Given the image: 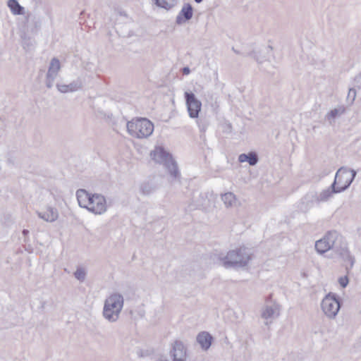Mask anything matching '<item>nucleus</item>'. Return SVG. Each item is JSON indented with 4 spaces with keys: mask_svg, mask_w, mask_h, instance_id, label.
I'll list each match as a JSON object with an SVG mask.
<instances>
[{
    "mask_svg": "<svg viewBox=\"0 0 361 361\" xmlns=\"http://www.w3.org/2000/svg\"><path fill=\"white\" fill-rule=\"evenodd\" d=\"M250 250L245 247H240L229 250L226 255L219 256L221 264L226 269H237L246 267L251 259Z\"/></svg>",
    "mask_w": 361,
    "mask_h": 361,
    "instance_id": "nucleus-1",
    "label": "nucleus"
},
{
    "mask_svg": "<svg viewBox=\"0 0 361 361\" xmlns=\"http://www.w3.org/2000/svg\"><path fill=\"white\" fill-rule=\"evenodd\" d=\"M150 157L156 163L162 164L167 169L172 180H180V173L178 170L177 162L173 158L172 154L166 151L162 146H156L151 151Z\"/></svg>",
    "mask_w": 361,
    "mask_h": 361,
    "instance_id": "nucleus-2",
    "label": "nucleus"
},
{
    "mask_svg": "<svg viewBox=\"0 0 361 361\" xmlns=\"http://www.w3.org/2000/svg\"><path fill=\"white\" fill-rule=\"evenodd\" d=\"M128 132L137 138H146L151 135L154 130L153 123L146 118H136L126 121Z\"/></svg>",
    "mask_w": 361,
    "mask_h": 361,
    "instance_id": "nucleus-3",
    "label": "nucleus"
},
{
    "mask_svg": "<svg viewBox=\"0 0 361 361\" xmlns=\"http://www.w3.org/2000/svg\"><path fill=\"white\" fill-rule=\"evenodd\" d=\"M123 297L120 293H114L108 297L104 305L103 315L111 322L118 320L123 307Z\"/></svg>",
    "mask_w": 361,
    "mask_h": 361,
    "instance_id": "nucleus-4",
    "label": "nucleus"
},
{
    "mask_svg": "<svg viewBox=\"0 0 361 361\" xmlns=\"http://www.w3.org/2000/svg\"><path fill=\"white\" fill-rule=\"evenodd\" d=\"M356 174L355 170L342 166L337 171L332 185H334L340 192H343L350 187Z\"/></svg>",
    "mask_w": 361,
    "mask_h": 361,
    "instance_id": "nucleus-5",
    "label": "nucleus"
},
{
    "mask_svg": "<svg viewBox=\"0 0 361 361\" xmlns=\"http://www.w3.org/2000/svg\"><path fill=\"white\" fill-rule=\"evenodd\" d=\"M341 240V236L337 231H329L322 239L316 241L315 250L319 254H324L331 249L334 250Z\"/></svg>",
    "mask_w": 361,
    "mask_h": 361,
    "instance_id": "nucleus-6",
    "label": "nucleus"
},
{
    "mask_svg": "<svg viewBox=\"0 0 361 361\" xmlns=\"http://www.w3.org/2000/svg\"><path fill=\"white\" fill-rule=\"evenodd\" d=\"M321 307L327 317L334 319L341 308L337 295L332 293L327 294L322 301Z\"/></svg>",
    "mask_w": 361,
    "mask_h": 361,
    "instance_id": "nucleus-7",
    "label": "nucleus"
},
{
    "mask_svg": "<svg viewBox=\"0 0 361 361\" xmlns=\"http://www.w3.org/2000/svg\"><path fill=\"white\" fill-rule=\"evenodd\" d=\"M107 209L106 200L104 196L101 194H92L90 199L87 210L95 214H102Z\"/></svg>",
    "mask_w": 361,
    "mask_h": 361,
    "instance_id": "nucleus-8",
    "label": "nucleus"
},
{
    "mask_svg": "<svg viewBox=\"0 0 361 361\" xmlns=\"http://www.w3.org/2000/svg\"><path fill=\"white\" fill-rule=\"evenodd\" d=\"M334 251L344 262H349L350 265L345 266L347 274H348L350 269H352L354 265L355 258L350 255V252L345 245H341L338 243L334 249Z\"/></svg>",
    "mask_w": 361,
    "mask_h": 361,
    "instance_id": "nucleus-9",
    "label": "nucleus"
},
{
    "mask_svg": "<svg viewBox=\"0 0 361 361\" xmlns=\"http://www.w3.org/2000/svg\"><path fill=\"white\" fill-rule=\"evenodd\" d=\"M279 305L276 302L271 305H266L262 310L261 317L266 320L265 324L268 325L271 320L279 315Z\"/></svg>",
    "mask_w": 361,
    "mask_h": 361,
    "instance_id": "nucleus-10",
    "label": "nucleus"
},
{
    "mask_svg": "<svg viewBox=\"0 0 361 361\" xmlns=\"http://www.w3.org/2000/svg\"><path fill=\"white\" fill-rule=\"evenodd\" d=\"M170 355L173 361H185L186 348L182 341L177 340L173 343Z\"/></svg>",
    "mask_w": 361,
    "mask_h": 361,
    "instance_id": "nucleus-11",
    "label": "nucleus"
},
{
    "mask_svg": "<svg viewBox=\"0 0 361 361\" xmlns=\"http://www.w3.org/2000/svg\"><path fill=\"white\" fill-rule=\"evenodd\" d=\"M185 99L188 113H200L202 103L192 92H185Z\"/></svg>",
    "mask_w": 361,
    "mask_h": 361,
    "instance_id": "nucleus-12",
    "label": "nucleus"
},
{
    "mask_svg": "<svg viewBox=\"0 0 361 361\" xmlns=\"http://www.w3.org/2000/svg\"><path fill=\"white\" fill-rule=\"evenodd\" d=\"M193 16V8L189 3L184 4L176 18V23L178 25L189 21Z\"/></svg>",
    "mask_w": 361,
    "mask_h": 361,
    "instance_id": "nucleus-13",
    "label": "nucleus"
},
{
    "mask_svg": "<svg viewBox=\"0 0 361 361\" xmlns=\"http://www.w3.org/2000/svg\"><path fill=\"white\" fill-rule=\"evenodd\" d=\"M36 213L39 218L49 223L54 222L59 218L58 210L51 206H47L45 211H37Z\"/></svg>",
    "mask_w": 361,
    "mask_h": 361,
    "instance_id": "nucleus-14",
    "label": "nucleus"
},
{
    "mask_svg": "<svg viewBox=\"0 0 361 361\" xmlns=\"http://www.w3.org/2000/svg\"><path fill=\"white\" fill-rule=\"evenodd\" d=\"M314 202H318L317 194L314 192H308L301 199L298 207L300 211L306 212Z\"/></svg>",
    "mask_w": 361,
    "mask_h": 361,
    "instance_id": "nucleus-15",
    "label": "nucleus"
},
{
    "mask_svg": "<svg viewBox=\"0 0 361 361\" xmlns=\"http://www.w3.org/2000/svg\"><path fill=\"white\" fill-rule=\"evenodd\" d=\"M212 341L213 337L206 331L200 332L197 336V343L204 350H207L210 348Z\"/></svg>",
    "mask_w": 361,
    "mask_h": 361,
    "instance_id": "nucleus-16",
    "label": "nucleus"
},
{
    "mask_svg": "<svg viewBox=\"0 0 361 361\" xmlns=\"http://www.w3.org/2000/svg\"><path fill=\"white\" fill-rule=\"evenodd\" d=\"M92 194L87 192L85 189H79L76 192V197L79 206L87 209L90 199Z\"/></svg>",
    "mask_w": 361,
    "mask_h": 361,
    "instance_id": "nucleus-17",
    "label": "nucleus"
},
{
    "mask_svg": "<svg viewBox=\"0 0 361 361\" xmlns=\"http://www.w3.org/2000/svg\"><path fill=\"white\" fill-rule=\"evenodd\" d=\"M238 161L240 163L247 162L250 166H255L259 161V157L256 152H250L247 154L243 153L238 157Z\"/></svg>",
    "mask_w": 361,
    "mask_h": 361,
    "instance_id": "nucleus-18",
    "label": "nucleus"
},
{
    "mask_svg": "<svg viewBox=\"0 0 361 361\" xmlns=\"http://www.w3.org/2000/svg\"><path fill=\"white\" fill-rule=\"evenodd\" d=\"M336 193H340V192L338 191V189L334 185L331 184L328 189L322 191L319 195H317L318 202H326L329 200L334 194Z\"/></svg>",
    "mask_w": 361,
    "mask_h": 361,
    "instance_id": "nucleus-19",
    "label": "nucleus"
},
{
    "mask_svg": "<svg viewBox=\"0 0 361 361\" xmlns=\"http://www.w3.org/2000/svg\"><path fill=\"white\" fill-rule=\"evenodd\" d=\"M208 200L206 194L200 193L198 197H192V205L195 209H205L208 206Z\"/></svg>",
    "mask_w": 361,
    "mask_h": 361,
    "instance_id": "nucleus-20",
    "label": "nucleus"
},
{
    "mask_svg": "<svg viewBox=\"0 0 361 361\" xmlns=\"http://www.w3.org/2000/svg\"><path fill=\"white\" fill-rule=\"evenodd\" d=\"M221 200L224 202L226 207H233L236 205L237 199L235 195L231 192H226L221 195Z\"/></svg>",
    "mask_w": 361,
    "mask_h": 361,
    "instance_id": "nucleus-21",
    "label": "nucleus"
},
{
    "mask_svg": "<svg viewBox=\"0 0 361 361\" xmlns=\"http://www.w3.org/2000/svg\"><path fill=\"white\" fill-rule=\"evenodd\" d=\"M157 189L156 185L151 181H144L140 185V190L144 195H149Z\"/></svg>",
    "mask_w": 361,
    "mask_h": 361,
    "instance_id": "nucleus-22",
    "label": "nucleus"
},
{
    "mask_svg": "<svg viewBox=\"0 0 361 361\" xmlns=\"http://www.w3.org/2000/svg\"><path fill=\"white\" fill-rule=\"evenodd\" d=\"M80 87V85L78 82H73L68 85H59L57 84V88L59 91L63 93L69 92H74L78 90Z\"/></svg>",
    "mask_w": 361,
    "mask_h": 361,
    "instance_id": "nucleus-23",
    "label": "nucleus"
},
{
    "mask_svg": "<svg viewBox=\"0 0 361 361\" xmlns=\"http://www.w3.org/2000/svg\"><path fill=\"white\" fill-rule=\"evenodd\" d=\"M206 106H209L212 111H217L219 107L217 97L214 94H209L206 97Z\"/></svg>",
    "mask_w": 361,
    "mask_h": 361,
    "instance_id": "nucleus-24",
    "label": "nucleus"
},
{
    "mask_svg": "<svg viewBox=\"0 0 361 361\" xmlns=\"http://www.w3.org/2000/svg\"><path fill=\"white\" fill-rule=\"evenodd\" d=\"M59 69H60L59 60L57 59L56 58H54L51 59V61L50 62V65H49L48 72L47 74H49V75H51L56 77Z\"/></svg>",
    "mask_w": 361,
    "mask_h": 361,
    "instance_id": "nucleus-25",
    "label": "nucleus"
},
{
    "mask_svg": "<svg viewBox=\"0 0 361 361\" xmlns=\"http://www.w3.org/2000/svg\"><path fill=\"white\" fill-rule=\"evenodd\" d=\"M8 6L11 11L16 15L21 14L23 10V7H22L16 0H8Z\"/></svg>",
    "mask_w": 361,
    "mask_h": 361,
    "instance_id": "nucleus-26",
    "label": "nucleus"
},
{
    "mask_svg": "<svg viewBox=\"0 0 361 361\" xmlns=\"http://www.w3.org/2000/svg\"><path fill=\"white\" fill-rule=\"evenodd\" d=\"M171 1V3H169L166 0H154V3L158 7L169 10L175 6L176 1V0Z\"/></svg>",
    "mask_w": 361,
    "mask_h": 361,
    "instance_id": "nucleus-27",
    "label": "nucleus"
},
{
    "mask_svg": "<svg viewBox=\"0 0 361 361\" xmlns=\"http://www.w3.org/2000/svg\"><path fill=\"white\" fill-rule=\"evenodd\" d=\"M74 276L75 279H77L78 281L82 282L85 281L86 278V271L82 267H78L76 271L74 272Z\"/></svg>",
    "mask_w": 361,
    "mask_h": 361,
    "instance_id": "nucleus-28",
    "label": "nucleus"
},
{
    "mask_svg": "<svg viewBox=\"0 0 361 361\" xmlns=\"http://www.w3.org/2000/svg\"><path fill=\"white\" fill-rule=\"evenodd\" d=\"M32 27L31 28V32H37L41 27L42 20L39 17L33 16L32 18Z\"/></svg>",
    "mask_w": 361,
    "mask_h": 361,
    "instance_id": "nucleus-29",
    "label": "nucleus"
},
{
    "mask_svg": "<svg viewBox=\"0 0 361 361\" xmlns=\"http://www.w3.org/2000/svg\"><path fill=\"white\" fill-rule=\"evenodd\" d=\"M356 98V90L354 87L350 88L346 97L347 103L350 105L353 103Z\"/></svg>",
    "mask_w": 361,
    "mask_h": 361,
    "instance_id": "nucleus-30",
    "label": "nucleus"
},
{
    "mask_svg": "<svg viewBox=\"0 0 361 361\" xmlns=\"http://www.w3.org/2000/svg\"><path fill=\"white\" fill-rule=\"evenodd\" d=\"M221 129L225 133H230L232 131V126L231 123L226 121L221 125Z\"/></svg>",
    "mask_w": 361,
    "mask_h": 361,
    "instance_id": "nucleus-31",
    "label": "nucleus"
},
{
    "mask_svg": "<svg viewBox=\"0 0 361 361\" xmlns=\"http://www.w3.org/2000/svg\"><path fill=\"white\" fill-rule=\"evenodd\" d=\"M55 78H56V76H54L51 75H49V74H47L46 86L48 88H51L52 87L53 82H54Z\"/></svg>",
    "mask_w": 361,
    "mask_h": 361,
    "instance_id": "nucleus-32",
    "label": "nucleus"
},
{
    "mask_svg": "<svg viewBox=\"0 0 361 361\" xmlns=\"http://www.w3.org/2000/svg\"><path fill=\"white\" fill-rule=\"evenodd\" d=\"M338 115L339 114H327L325 118V121H327L329 125H332Z\"/></svg>",
    "mask_w": 361,
    "mask_h": 361,
    "instance_id": "nucleus-33",
    "label": "nucleus"
},
{
    "mask_svg": "<svg viewBox=\"0 0 361 361\" xmlns=\"http://www.w3.org/2000/svg\"><path fill=\"white\" fill-rule=\"evenodd\" d=\"M349 280L347 276L339 278L338 283L342 288H345L348 284Z\"/></svg>",
    "mask_w": 361,
    "mask_h": 361,
    "instance_id": "nucleus-34",
    "label": "nucleus"
},
{
    "mask_svg": "<svg viewBox=\"0 0 361 361\" xmlns=\"http://www.w3.org/2000/svg\"><path fill=\"white\" fill-rule=\"evenodd\" d=\"M243 56H245V54H243ZM246 56H249L253 58L259 63H262V61L258 57L257 52L255 51H252L247 53V54H246Z\"/></svg>",
    "mask_w": 361,
    "mask_h": 361,
    "instance_id": "nucleus-35",
    "label": "nucleus"
},
{
    "mask_svg": "<svg viewBox=\"0 0 361 361\" xmlns=\"http://www.w3.org/2000/svg\"><path fill=\"white\" fill-rule=\"evenodd\" d=\"M354 82L355 86L358 89H361V73H360L355 76Z\"/></svg>",
    "mask_w": 361,
    "mask_h": 361,
    "instance_id": "nucleus-36",
    "label": "nucleus"
},
{
    "mask_svg": "<svg viewBox=\"0 0 361 361\" xmlns=\"http://www.w3.org/2000/svg\"><path fill=\"white\" fill-rule=\"evenodd\" d=\"M189 116H190V118H196L197 119V123L199 127L202 128V130H204L205 126H202V127L201 125L199 123L200 119H201V118H200V116H199L200 114H189Z\"/></svg>",
    "mask_w": 361,
    "mask_h": 361,
    "instance_id": "nucleus-37",
    "label": "nucleus"
},
{
    "mask_svg": "<svg viewBox=\"0 0 361 361\" xmlns=\"http://www.w3.org/2000/svg\"><path fill=\"white\" fill-rule=\"evenodd\" d=\"M182 73L184 74V75H188L190 74V69L189 67L186 66V67H184L183 69H182Z\"/></svg>",
    "mask_w": 361,
    "mask_h": 361,
    "instance_id": "nucleus-38",
    "label": "nucleus"
},
{
    "mask_svg": "<svg viewBox=\"0 0 361 361\" xmlns=\"http://www.w3.org/2000/svg\"><path fill=\"white\" fill-rule=\"evenodd\" d=\"M29 234V231L27 230V229H23V235L25 236V238H26L27 236V235ZM25 241L26 242L27 240L26 238H25Z\"/></svg>",
    "mask_w": 361,
    "mask_h": 361,
    "instance_id": "nucleus-39",
    "label": "nucleus"
},
{
    "mask_svg": "<svg viewBox=\"0 0 361 361\" xmlns=\"http://www.w3.org/2000/svg\"><path fill=\"white\" fill-rule=\"evenodd\" d=\"M158 361H169V360H168L165 357H164V356H161V357L159 358Z\"/></svg>",
    "mask_w": 361,
    "mask_h": 361,
    "instance_id": "nucleus-40",
    "label": "nucleus"
},
{
    "mask_svg": "<svg viewBox=\"0 0 361 361\" xmlns=\"http://www.w3.org/2000/svg\"><path fill=\"white\" fill-rule=\"evenodd\" d=\"M329 113H332V114L338 113V110L336 109H334L333 110H331Z\"/></svg>",
    "mask_w": 361,
    "mask_h": 361,
    "instance_id": "nucleus-41",
    "label": "nucleus"
},
{
    "mask_svg": "<svg viewBox=\"0 0 361 361\" xmlns=\"http://www.w3.org/2000/svg\"><path fill=\"white\" fill-rule=\"evenodd\" d=\"M232 50L237 54H241V53L239 51L235 49L234 47L232 48Z\"/></svg>",
    "mask_w": 361,
    "mask_h": 361,
    "instance_id": "nucleus-42",
    "label": "nucleus"
},
{
    "mask_svg": "<svg viewBox=\"0 0 361 361\" xmlns=\"http://www.w3.org/2000/svg\"><path fill=\"white\" fill-rule=\"evenodd\" d=\"M266 71L269 74H271V75L274 74V71L273 70H266Z\"/></svg>",
    "mask_w": 361,
    "mask_h": 361,
    "instance_id": "nucleus-43",
    "label": "nucleus"
},
{
    "mask_svg": "<svg viewBox=\"0 0 361 361\" xmlns=\"http://www.w3.org/2000/svg\"><path fill=\"white\" fill-rule=\"evenodd\" d=\"M119 13L121 16H126V13L124 11H121Z\"/></svg>",
    "mask_w": 361,
    "mask_h": 361,
    "instance_id": "nucleus-44",
    "label": "nucleus"
},
{
    "mask_svg": "<svg viewBox=\"0 0 361 361\" xmlns=\"http://www.w3.org/2000/svg\"><path fill=\"white\" fill-rule=\"evenodd\" d=\"M272 298V295H269V297L267 299V302H268L269 300H271Z\"/></svg>",
    "mask_w": 361,
    "mask_h": 361,
    "instance_id": "nucleus-45",
    "label": "nucleus"
},
{
    "mask_svg": "<svg viewBox=\"0 0 361 361\" xmlns=\"http://www.w3.org/2000/svg\"><path fill=\"white\" fill-rule=\"evenodd\" d=\"M195 1L197 4H200V3H201L202 1H203V0H195Z\"/></svg>",
    "mask_w": 361,
    "mask_h": 361,
    "instance_id": "nucleus-46",
    "label": "nucleus"
},
{
    "mask_svg": "<svg viewBox=\"0 0 361 361\" xmlns=\"http://www.w3.org/2000/svg\"><path fill=\"white\" fill-rule=\"evenodd\" d=\"M267 48L271 49V50L272 49V47L271 46H268Z\"/></svg>",
    "mask_w": 361,
    "mask_h": 361,
    "instance_id": "nucleus-47",
    "label": "nucleus"
},
{
    "mask_svg": "<svg viewBox=\"0 0 361 361\" xmlns=\"http://www.w3.org/2000/svg\"><path fill=\"white\" fill-rule=\"evenodd\" d=\"M2 118L0 117V120H1Z\"/></svg>",
    "mask_w": 361,
    "mask_h": 361,
    "instance_id": "nucleus-48",
    "label": "nucleus"
}]
</instances>
